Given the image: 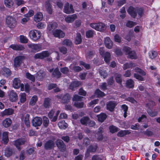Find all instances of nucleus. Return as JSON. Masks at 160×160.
<instances>
[{"instance_id": "f257e3e1", "label": "nucleus", "mask_w": 160, "mask_h": 160, "mask_svg": "<svg viewBox=\"0 0 160 160\" xmlns=\"http://www.w3.org/2000/svg\"><path fill=\"white\" fill-rule=\"evenodd\" d=\"M5 24L6 25L10 28H13L16 26L17 22L15 18L11 16L7 17Z\"/></svg>"}, {"instance_id": "f03ea898", "label": "nucleus", "mask_w": 160, "mask_h": 160, "mask_svg": "<svg viewBox=\"0 0 160 160\" xmlns=\"http://www.w3.org/2000/svg\"><path fill=\"white\" fill-rule=\"evenodd\" d=\"M29 36L33 41H36L41 38V32L35 30H31L29 32Z\"/></svg>"}, {"instance_id": "7ed1b4c3", "label": "nucleus", "mask_w": 160, "mask_h": 160, "mask_svg": "<svg viewBox=\"0 0 160 160\" xmlns=\"http://www.w3.org/2000/svg\"><path fill=\"white\" fill-rule=\"evenodd\" d=\"M13 86L15 88H18L20 87L21 91H24V85L23 84L21 83L20 79L18 78H15L14 79Z\"/></svg>"}, {"instance_id": "20e7f679", "label": "nucleus", "mask_w": 160, "mask_h": 160, "mask_svg": "<svg viewBox=\"0 0 160 160\" xmlns=\"http://www.w3.org/2000/svg\"><path fill=\"white\" fill-rule=\"evenodd\" d=\"M52 33L54 37L58 38H63L65 36V33L59 29H56L53 30Z\"/></svg>"}, {"instance_id": "39448f33", "label": "nucleus", "mask_w": 160, "mask_h": 160, "mask_svg": "<svg viewBox=\"0 0 160 160\" xmlns=\"http://www.w3.org/2000/svg\"><path fill=\"white\" fill-rule=\"evenodd\" d=\"M24 59L25 57L23 56H19L16 57L14 60V67L15 68L19 67L22 60Z\"/></svg>"}, {"instance_id": "423d86ee", "label": "nucleus", "mask_w": 160, "mask_h": 160, "mask_svg": "<svg viewBox=\"0 0 160 160\" xmlns=\"http://www.w3.org/2000/svg\"><path fill=\"white\" fill-rule=\"evenodd\" d=\"M64 12L69 14L74 12V10L72 5H69L68 3H66L64 6Z\"/></svg>"}, {"instance_id": "0eeeda50", "label": "nucleus", "mask_w": 160, "mask_h": 160, "mask_svg": "<svg viewBox=\"0 0 160 160\" xmlns=\"http://www.w3.org/2000/svg\"><path fill=\"white\" fill-rule=\"evenodd\" d=\"M49 55V53L47 51H44L42 52L36 54L34 56L35 59H42L45 58L47 57Z\"/></svg>"}, {"instance_id": "6e6552de", "label": "nucleus", "mask_w": 160, "mask_h": 160, "mask_svg": "<svg viewBox=\"0 0 160 160\" xmlns=\"http://www.w3.org/2000/svg\"><path fill=\"white\" fill-rule=\"evenodd\" d=\"M57 97L58 99H61L63 103H68L71 97L68 94H66L62 96L61 95H57Z\"/></svg>"}, {"instance_id": "1a4fd4ad", "label": "nucleus", "mask_w": 160, "mask_h": 160, "mask_svg": "<svg viewBox=\"0 0 160 160\" xmlns=\"http://www.w3.org/2000/svg\"><path fill=\"white\" fill-rule=\"evenodd\" d=\"M56 143L61 151H63L65 150V145L63 142L60 139H58L56 142Z\"/></svg>"}, {"instance_id": "9d476101", "label": "nucleus", "mask_w": 160, "mask_h": 160, "mask_svg": "<svg viewBox=\"0 0 160 160\" xmlns=\"http://www.w3.org/2000/svg\"><path fill=\"white\" fill-rule=\"evenodd\" d=\"M42 123V118L39 117H35L33 118L32 121V125L34 127L40 126Z\"/></svg>"}, {"instance_id": "9b49d317", "label": "nucleus", "mask_w": 160, "mask_h": 160, "mask_svg": "<svg viewBox=\"0 0 160 160\" xmlns=\"http://www.w3.org/2000/svg\"><path fill=\"white\" fill-rule=\"evenodd\" d=\"M128 13L132 17L134 18L137 15V9L132 6H130L127 10Z\"/></svg>"}, {"instance_id": "f8f14e48", "label": "nucleus", "mask_w": 160, "mask_h": 160, "mask_svg": "<svg viewBox=\"0 0 160 160\" xmlns=\"http://www.w3.org/2000/svg\"><path fill=\"white\" fill-rule=\"evenodd\" d=\"M77 18V16L76 14L71 15H68L65 18V20L68 23H72Z\"/></svg>"}, {"instance_id": "ddd939ff", "label": "nucleus", "mask_w": 160, "mask_h": 160, "mask_svg": "<svg viewBox=\"0 0 160 160\" xmlns=\"http://www.w3.org/2000/svg\"><path fill=\"white\" fill-rule=\"evenodd\" d=\"M25 140L24 139H20L15 141L13 142L14 145L19 150H21L20 146L24 144Z\"/></svg>"}, {"instance_id": "4468645a", "label": "nucleus", "mask_w": 160, "mask_h": 160, "mask_svg": "<svg viewBox=\"0 0 160 160\" xmlns=\"http://www.w3.org/2000/svg\"><path fill=\"white\" fill-rule=\"evenodd\" d=\"M10 47L16 51H22L25 49L24 46L20 44H12L10 46Z\"/></svg>"}, {"instance_id": "2eb2a0df", "label": "nucleus", "mask_w": 160, "mask_h": 160, "mask_svg": "<svg viewBox=\"0 0 160 160\" xmlns=\"http://www.w3.org/2000/svg\"><path fill=\"white\" fill-rule=\"evenodd\" d=\"M9 97L10 100L12 102L15 101L18 99V96L16 93L13 90L10 92Z\"/></svg>"}, {"instance_id": "dca6fc26", "label": "nucleus", "mask_w": 160, "mask_h": 160, "mask_svg": "<svg viewBox=\"0 0 160 160\" xmlns=\"http://www.w3.org/2000/svg\"><path fill=\"white\" fill-rule=\"evenodd\" d=\"M104 43L106 48L111 49L112 46V42L109 37H107L104 39Z\"/></svg>"}, {"instance_id": "f3484780", "label": "nucleus", "mask_w": 160, "mask_h": 160, "mask_svg": "<svg viewBox=\"0 0 160 160\" xmlns=\"http://www.w3.org/2000/svg\"><path fill=\"white\" fill-rule=\"evenodd\" d=\"M43 18V15L42 13L39 12L36 13L34 16V20L36 22L41 21Z\"/></svg>"}, {"instance_id": "a211bd4d", "label": "nucleus", "mask_w": 160, "mask_h": 160, "mask_svg": "<svg viewBox=\"0 0 160 160\" xmlns=\"http://www.w3.org/2000/svg\"><path fill=\"white\" fill-rule=\"evenodd\" d=\"M14 112V110L12 108H9L8 109H6L1 112V115L2 116H9L13 114Z\"/></svg>"}, {"instance_id": "6ab92c4d", "label": "nucleus", "mask_w": 160, "mask_h": 160, "mask_svg": "<svg viewBox=\"0 0 160 160\" xmlns=\"http://www.w3.org/2000/svg\"><path fill=\"white\" fill-rule=\"evenodd\" d=\"M28 47L33 50L39 51L41 50V46L40 44H28Z\"/></svg>"}, {"instance_id": "aec40b11", "label": "nucleus", "mask_w": 160, "mask_h": 160, "mask_svg": "<svg viewBox=\"0 0 160 160\" xmlns=\"http://www.w3.org/2000/svg\"><path fill=\"white\" fill-rule=\"evenodd\" d=\"M49 71L50 72H52V76L53 77H56L57 78L60 77L61 74L58 68H55L53 71V69H50Z\"/></svg>"}, {"instance_id": "412c9836", "label": "nucleus", "mask_w": 160, "mask_h": 160, "mask_svg": "<svg viewBox=\"0 0 160 160\" xmlns=\"http://www.w3.org/2000/svg\"><path fill=\"white\" fill-rule=\"evenodd\" d=\"M12 122V120L10 118H6L3 121L2 124L4 127L8 128L11 125Z\"/></svg>"}, {"instance_id": "4be33fe9", "label": "nucleus", "mask_w": 160, "mask_h": 160, "mask_svg": "<svg viewBox=\"0 0 160 160\" xmlns=\"http://www.w3.org/2000/svg\"><path fill=\"white\" fill-rule=\"evenodd\" d=\"M54 145V143L53 141L49 140L45 144L44 147L45 149H48L53 148Z\"/></svg>"}, {"instance_id": "5701e85b", "label": "nucleus", "mask_w": 160, "mask_h": 160, "mask_svg": "<svg viewBox=\"0 0 160 160\" xmlns=\"http://www.w3.org/2000/svg\"><path fill=\"white\" fill-rule=\"evenodd\" d=\"M97 148V146L96 145L90 146L87 150V152L85 155V157H88L89 155V153L90 152H95Z\"/></svg>"}, {"instance_id": "b1692460", "label": "nucleus", "mask_w": 160, "mask_h": 160, "mask_svg": "<svg viewBox=\"0 0 160 160\" xmlns=\"http://www.w3.org/2000/svg\"><path fill=\"white\" fill-rule=\"evenodd\" d=\"M116 104L114 102H110L107 104V109L110 111H112Z\"/></svg>"}, {"instance_id": "393cba45", "label": "nucleus", "mask_w": 160, "mask_h": 160, "mask_svg": "<svg viewBox=\"0 0 160 160\" xmlns=\"http://www.w3.org/2000/svg\"><path fill=\"white\" fill-rule=\"evenodd\" d=\"M45 8L48 13L52 14V9L51 8V5L49 2L47 1L45 2Z\"/></svg>"}, {"instance_id": "a878e982", "label": "nucleus", "mask_w": 160, "mask_h": 160, "mask_svg": "<svg viewBox=\"0 0 160 160\" xmlns=\"http://www.w3.org/2000/svg\"><path fill=\"white\" fill-rule=\"evenodd\" d=\"M131 133L130 130H121L118 132L117 135L118 137H122L126 135L129 134Z\"/></svg>"}, {"instance_id": "bb28decb", "label": "nucleus", "mask_w": 160, "mask_h": 160, "mask_svg": "<svg viewBox=\"0 0 160 160\" xmlns=\"http://www.w3.org/2000/svg\"><path fill=\"white\" fill-rule=\"evenodd\" d=\"M8 133L7 132H3L2 134V142L4 144H6L8 142Z\"/></svg>"}, {"instance_id": "cd10ccee", "label": "nucleus", "mask_w": 160, "mask_h": 160, "mask_svg": "<svg viewBox=\"0 0 160 160\" xmlns=\"http://www.w3.org/2000/svg\"><path fill=\"white\" fill-rule=\"evenodd\" d=\"M58 25L56 22H50L48 26V28L49 30L50 31L52 29H55L58 27Z\"/></svg>"}, {"instance_id": "c85d7f7f", "label": "nucleus", "mask_w": 160, "mask_h": 160, "mask_svg": "<svg viewBox=\"0 0 160 160\" xmlns=\"http://www.w3.org/2000/svg\"><path fill=\"white\" fill-rule=\"evenodd\" d=\"M97 116L98 120L101 122H103L107 118L106 115L104 113H101Z\"/></svg>"}, {"instance_id": "c756f323", "label": "nucleus", "mask_w": 160, "mask_h": 160, "mask_svg": "<svg viewBox=\"0 0 160 160\" xmlns=\"http://www.w3.org/2000/svg\"><path fill=\"white\" fill-rule=\"evenodd\" d=\"M58 125L60 128L65 129L68 127V124L64 120L58 123Z\"/></svg>"}, {"instance_id": "7c9ffc66", "label": "nucleus", "mask_w": 160, "mask_h": 160, "mask_svg": "<svg viewBox=\"0 0 160 160\" xmlns=\"http://www.w3.org/2000/svg\"><path fill=\"white\" fill-rule=\"evenodd\" d=\"M135 66V64L134 63L130 62L129 63H126L123 65V68L125 70L128 68H132Z\"/></svg>"}, {"instance_id": "2f4dec72", "label": "nucleus", "mask_w": 160, "mask_h": 160, "mask_svg": "<svg viewBox=\"0 0 160 160\" xmlns=\"http://www.w3.org/2000/svg\"><path fill=\"white\" fill-rule=\"evenodd\" d=\"M98 31L102 32L106 30V25L102 22L98 23Z\"/></svg>"}, {"instance_id": "473e14b6", "label": "nucleus", "mask_w": 160, "mask_h": 160, "mask_svg": "<svg viewBox=\"0 0 160 160\" xmlns=\"http://www.w3.org/2000/svg\"><path fill=\"white\" fill-rule=\"evenodd\" d=\"M128 57L131 59H136L137 56L135 52L132 50L128 54Z\"/></svg>"}, {"instance_id": "72a5a7b5", "label": "nucleus", "mask_w": 160, "mask_h": 160, "mask_svg": "<svg viewBox=\"0 0 160 160\" xmlns=\"http://www.w3.org/2000/svg\"><path fill=\"white\" fill-rule=\"evenodd\" d=\"M111 55L110 53L108 52H106L104 54V60L107 63H108L111 58Z\"/></svg>"}, {"instance_id": "f704fd0d", "label": "nucleus", "mask_w": 160, "mask_h": 160, "mask_svg": "<svg viewBox=\"0 0 160 160\" xmlns=\"http://www.w3.org/2000/svg\"><path fill=\"white\" fill-rule=\"evenodd\" d=\"M38 100L37 97L36 96H33L31 98L29 102L30 105L33 106L35 105Z\"/></svg>"}, {"instance_id": "c9c22d12", "label": "nucleus", "mask_w": 160, "mask_h": 160, "mask_svg": "<svg viewBox=\"0 0 160 160\" xmlns=\"http://www.w3.org/2000/svg\"><path fill=\"white\" fill-rule=\"evenodd\" d=\"M82 41L81 36L80 34V33H77L75 40L76 44H80Z\"/></svg>"}, {"instance_id": "e433bc0d", "label": "nucleus", "mask_w": 160, "mask_h": 160, "mask_svg": "<svg viewBox=\"0 0 160 160\" xmlns=\"http://www.w3.org/2000/svg\"><path fill=\"white\" fill-rule=\"evenodd\" d=\"M120 16L122 18H124L126 16V12L124 7H122L120 10Z\"/></svg>"}, {"instance_id": "4c0bfd02", "label": "nucleus", "mask_w": 160, "mask_h": 160, "mask_svg": "<svg viewBox=\"0 0 160 160\" xmlns=\"http://www.w3.org/2000/svg\"><path fill=\"white\" fill-rule=\"evenodd\" d=\"M105 94L103 92L101 91L99 89H97L95 92V95L97 96L98 98L104 96Z\"/></svg>"}, {"instance_id": "58836bf2", "label": "nucleus", "mask_w": 160, "mask_h": 160, "mask_svg": "<svg viewBox=\"0 0 160 160\" xmlns=\"http://www.w3.org/2000/svg\"><path fill=\"white\" fill-rule=\"evenodd\" d=\"M3 73L6 76H10L11 74V72L9 68H4L3 69Z\"/></svg>"}, {"instance_id": "ea45409f", "label": "nucleus", "mask_w": 160, "mask_h": 160, "mask_svg": "<svg viewBox=\"0 0 160 160\" xmlns=\"http://www.w3.org/2000/svg\"><path fill=\"white\" fill-rule=\"evenodd\" d=\"M109 130L110 132L113 133L118 131L119 129L113 125H112L109 127Z\"/></svg>"}, {"instance_id": "a19ab883", "label": "nucleus", "mask_w": 160, "mask_h": 160, "mask_svg": "<svg viewBox=\"0 0 160 160\" xmlns=\"http://www.w3.org/2000/svg\"><path fill=\"white\" fill-rule=\"evenodd\" d=\"M45 76L44 72L42 71H38L37 73V78L40 80H41Z\"/></svg>"}, {"instance_id": "79ce46f5", "label": "nucleus", "mask_w": 160, "mask_h": 160, "mask_svg": "<svg viewBox=\"0 0 160 160\" xmlns=\"http://www.w3.org/2000/svg\"><path fill=\"white\" fill-rule=\"evenodd\" d=\"M81 84V83L80 82L78 81H74L70 85V88L71 89L73 90V88L72 87V85H74L75 87L76 88L79 86Z\"/></svg>"}, {"instance_id": "37998d69", "label": "nucleus", "mask_w": 160, "mask_h": 160, "mask_svg": "<svg viewBox=\"0 0 160 160\" xmlns=\"http://www.w3.org/2000/svg\"><path fill=\"white\" fill-rule=\"evenodd\" d=\"M81 84V83L80 82L78 81H74L70 85V88L71 89L73 90V88L72 87V85H74L75 87L76 88L79 86Z\"/></svg>"}, {"instance_id": "c03bdc74", "label": "nucleus", "mask_w": 160, "mask_h": 160, "mask_svg": "<svg viewBox=\"0 0 160 160\" xmlns=\"http://www.w3.org/2000/svg\"><path fill=\"white\" fill-rule=\"evenodd\" d=\"M20 100L21 102H24L26 100V94L25 93H21L19 94Z\"/></svg>"}, {"instance_id": "a18cd8bd", "label": "nucleus", "mask_w": 160, "mask_h": 160, "mask_svg": "<svg viewBox=\"0 0 160 160\" xmlns=\"http://www.w3.org/2000/svg\"><path fill=\"white\" fill-rule=\"evenodd\" d=\"M127 86L129 88H132L134 87V82L131 79L128 80L126 82Z\"/></svg>"}, {"instance_id": "49530a36", "label": "nucleus", "mask_w": 160, "mask_h": 160, "mask_svg": "<svg viewBox=\"0 0 160 160\" xmlns=\"http://www.w3.org/2000/svg\"><path fill=\"white\" fill-rule=\"evenodd\" d=\"M5 4L6 7L11 8L13 4V2L12 0H5Z\"/></svg>"}, {"instance_id": "de8ad7c7", "label": "nucleus", "mask_w": 160, "mask_h": 160, "mask_svg": "<svg viewBox=\"0 0 160 160\" xmlns=\"http://www.w3.org/2000/svg\"><path fill=\"white\" fill-rule=\"evenodd\" d=\"M12 153V150L11 149L7 148L5 150V155L6 156L8 157L11 156Z\"/></svg>"}, {"instance_id": "09e8293b", "label": "nucleus", "mask_w": 160, "mask_h": 160, "mask_svg": "<svg viewBox=\"0 0 160 160\" xmlns=\"http://www.w3.org/2000/svg\"><path fill=\"white\" fill-rule=\"evenodd\" d=\"M136 24V22L129 20L126 23V26L128 27L131 28L135 26Z\"/></svg>"}, {"instance_id": "8fccbe9b", "label": "nucleus", "mask_w": 160, "mask_h": 160, "mask_svg": "<svg viewBox=\"0 0 160 160\" xmlns=\"http://www.w3.org/2000/svg\"><path fill=\"white\" fill-rule=\"evenodd\" d=\"M29 115L28 114H27L25 117L24 119V122L26 126L28 127L30 126V122L29 120Z\"/></svg>"}, {"instance_id": "3c124183", "label": "nucleus", "mask_w": 160, "mask_h": 160, "mask_svg": "<svg viewBox=\"0 0 160 160\" xmlns=\"http://www.w3.org/2000/svg\"><path fill=\"white\" fill-rule=\"evenodd\" d=\"M89 118L88 117H83L81 119V123L83 125H86L89 121Z\"/></svg>"}, {"instance_id": "603ef678", "label": "nucleus", "mask_w": 160, "mask_h": 160, "mask_svg": "<svg viewBox=\"0 0 160 160\" xmlns=\"http://www.w3.org/2000/svg\"><path fill=\"white\" fill-rule=\"evenodd\" d=\"M149 57L152 59L155 58L157 55V52L154 51H150L149 53Z\"/></svg>"}, {"instance_id": "864d4df0", "label": "nucleus", "mask_w": 160, "mask_h": 160, "mask_svg": "<svg viewBox=\"0 0 160 160\" xmlns=\"http://www.w3.org/2000/svg\"><path fill=\"white\" fill-rule=\"evenodd\" d=\"M26 77L32 82L35 81V77L28 72H27L26 73Z\"/></svg>"}, {"instance_id": "5fc2aeb1", "label": "nucleus", "mask_w": 160, "mask_h": 160, "mask_svg": "<svg viewBox=\"0 0 160 160\" xmlns=\"http://www.w3.org/2000/svg\"><path fill=\"white\" fill-rule=\"evenodd\" d=\"M122 50L123 52L125 53V54L127 55H128L132 51L131 48L128 46H125L123 47Z\"/></svg>"}, {"instance_id": "6e6d98bb", "label": "nucleus", "mask_w": 160, "mask_h": 160, "mask_svg": "<svg viewBox=\"0 0 160 160\" xmlns=\"http://www.w3.org/2000/svg\"><path fill=\"white\" fill-rule=\"evenodd\" d=\"M20 41L21 42L24 43L28 42V39L26 36L23 35H20Z\"/></svg>"}, {"instance_id": "4d7b16f0", "label": "nucleus", "mask_w": 160, "mask_h": 160, "mask_svg": "<svg viewBox=\"0 0 160 160\" xmlns=\"http://www.w3.org/2000/svg\"><path fill=\"white\" fill-rule=\"evenodd\" d=\"M83 98V97H82L80 96L77 95H75L73 96L72 100L75 102H78L79 101L82 100V99Z\"/></svg>"}, {"instance_id": "13d9d810", "label": "nucleus", "mask_w": 160, "mask_h": 160, "mask_svg": "<svg viewBox=\"0 0 160 160\" xmlns=\"http://www.w3.org/2000/svg\"><path fill=\"white\" fill-rule=\"evenodd\" d=\"M121 37L118 34H116L114 36V40L115 42L120 43L121 41Z\"/></svg>"}, {"instance_id": "bf43d9fd", "label": "nucleus", "mask_w": 160, "mask_h": 160, "mask_svg": "<svg viewBox=\"0 0 160 160\" xmlns=\"http://www.w3.org/2000/svg\"><path fill=\"white\" fill-rule=\"evenodd\" d=\"M43 119L44 126L46 127L48 126L49 123V120L48 118L46 116H44L43 118Z\"/></svg>"}, {"instance_id": "052dcab7", "label": "nucleus", "mask_w": 160, "mask_h": 160, "mask_svg": "<svg viewBox=\"0 0 160 160\" xmlns=\"http://www.w3.org/2000/svg\"><path fill=\"white\" fill-rule=\"evenodd\" d=\"M62 44L64 45H66L67 46H70L72 45V43L71 41L68 39H65L62 42Z\"/></svg>"}, {"instance_id": "680f3d73", "label": "nucleus", "mask_w": 160, "mask_h": 160, "mask_svg": "<svg viewBox=\"0 0 160 160\" xmlns=\"http://www.w3.org/2000/svg\"><path fill=\"white\" fill-rule=\"evenodd\" d=\"M98 102V99H94L88 105V106L89 107H93L94 105L96 104Z\"/></svg>"}, {"instance_id": "e2e57ef3", "label": "nucleus", "mask_w": 160, "mask_h": 160, "mask_svg": "<svg viewBox=\"0 0 160 160\" xmlns=\"http://www.w3.org/2000/svg\"><path fill=\"white\" fill-rule=\"evenodd\" d=\"M83 105V103L82 102H75L74 104V106L78 108H82Z\"/></svg>"}, {"instance_id": "0e129e2a", "label": "nucleus", "mask_w": 160, "mask_h": 160, "mask_svg": "<svg viewBox=\"0 0 160 160\" xmlns=\"http://www.w3.org/2000/svg\"><path fill=\"white\" fill-rule=\"evenodd\" d=\"M50 99L49 98H46L43 103L44 107L46 108H48L50 105Z\"/></svg>"}, {"instance_id": "69168bd1", "label": "nucleus", "mask_w": 160, "mask_h": 160, "mask_svg": "<svg viewBox=\"0 0 160 160\" xmlns=\"http://www.w3.org/2000/svg\"><path fill=\"white\" fill-rule=\"evenodd\" d=\"M99 72L101 76L103 78H106L107 76V73L105 72V70H100Z\"/></svg>"}, {"instance_id": "338daca9", "label": "nucleus", "mask_w": 160, "mask_h": 160, "mask_svg": "<svg viewBox=\"0 0 160 160\" xmlns=\"http://www.w3.org/2000/svg\"><path fill=\"white\" fill-rule=\"evenodd\" d=\"M37 26L38 29H42L46 27V25L44 22H40L37 24Z\"/></svg>"}, {"instance_id": "774afa93", "label": "nucleus", "mask_w": 160, "mask_h": 160, "mask_svg": "<svg viewBox=\"0 0 160 160\" xmlns=\"http://www.w3.org/2000/svg\"><path fill=\"white\" fill-rule=\"evenodd\" d=\"M34 14V11L32 10H29L28 12L25 14L24 16L26 18H29V17H30L33 16Z\"/></svg>"}]
</instances>
